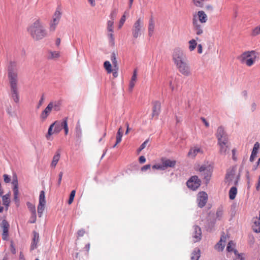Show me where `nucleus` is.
<instances>
[{
  "instance_id": "1",
  "label": "nucleus",
  "mask_w": 260,
  "mask_h": 260,
  "mask_svg": "<svg viewBox=\"0 0 260 260\" xmlns=\"http://www.w3.org/2000/svg\"><path fill=\"white\" fill-rule=\"evenodd\" d=\"M27 30L35 41L42 40L47 35V31L40 19H36L30 23L28 26Z\"/></svg>"
},
{
  "instance_id": "2",
  "label": "nucleus",
  "mask_w": 260,
  "mask_h": 260,
  "mask_svg": "<svg viewBox=\"0 0 260 260\" xmlns=\"http://www.w3.org/2000/svg\"><path fill=\"white\" fill-rule=\"evenodd\" d=\"M62 129H64L65 135H67L69 133L67 118H65L60 121H55L51 124L46 135V139L48 140H50L51 137L53 134H58Z\"/></svg>"
},
{
  "instance_id": "3",
  "label": "nucleus",
  "mask_w": 260,
  "mask_h": 260,
  "mask_svg": "<svg viewBox=\"0 0 260 260\" xmlns=\"http://www.w3.org/2000/svg\"><path fill=\"white\" fill-rule=\"evenodd\" d=\"M207 20V15L203 11H199L193 15V28L197 35H201L203 33V26L201 23H205Z\"/></svg>"
},
{
  "instance_id": "4",
  "label": "nucleus",
  "mask_w": 260,
  "mask_h": 260,
  "mask_svg": "<svg viewBox=\"0 0 260 260\" xmlns=\"http://www.w3.org/2000/svg\"><path fill=\"white\" fill-rule=\"evenodd\" d=\"M256 56V52L252 50L243 52L238 58L242 63H245L248 67H251L255 62Z\"/></svg>"
},
{
  "instance_id": "5",
  "label": "nucleus",
  "mask_w": 260,
  "mask_h": 260,
  "mask_svg": "<svg viewBox=\"0 0 260 260\" xmlns=\"http://www.w3.org/2000/svg\"><path fill=\"white\" fill-rule=\"evenodd\" d=\"M186 59V55L181 48L177 47L174 49L172 52V60L175 65L185 61Z\"/></svg>"
},
{
  "instance_id": "6",
  "label": "nucleus",
  "mask_w": 260,
  "mask_h": 260,
  "mask_svg": "<svg viewBox=\"0 0 260 260\" xmlns=\"http://www.w3.org/2000/svg\"><path fill=\"white\" fill-rule=\"evenodd\" d=\"M236 168L235 167H232L228 170L225 177V180L229 185H237L238 184L239 175L236 174Z\"/></svg>"
},
{
  "instance_id": "7",
  "label": "nucleus",
  "mask_w": 260,
  "mask_h": 260,
  "mask_svg": "<svg viewBox=\"0 0 260 260\" xmlns=\"http://www.w3.org/2000/svg\"><path fill=\"white\" fill-rule=\"evenodd\" d=\"M144 30L143 19L141 17L139 18L133 26L132 35L133 37L136 39L138 38Z\"/></svg>"
},
{
  "instance_id": "8",
  "label": "nucleus",
  "mask_w": 260,
  "mask_h": 260,
  "mask_svg": "<svg viewBox=\"0 0 260 260\" xmlns=\"http://www.w3.org/2000/svg\"><path fill=\"white\" fill-rule=\"evenodd\" d=\"M213 167L209 164H204L199 168H196V170L199 171L202 173V175L204 178L208 182L211 177L212 173Z\"/></svg>"
},
{
  "instance_id": "9",
  "label": "nucleus",
  "mask_w": 260,
  "mask_h": 260,
  "mask_svg": "<svg viewBox=\"0 0 260 260\" xmlns=\"http://www.w3.org/2000/svg\"><path fill=\"white\" fill-rule=\"evenodd\" d=\"M178 71L185 76H189L191 75V70L187 62V59L175 65Z\"/></svg>"
},
{
  "instance_id": "10",
  "label": "nucleus",
  "mask_w": 260,
  "mask_h": 260,
  "mask_svg": "<svg viewBox=\"0 0 260 260\" xmlns=\"http://www.w3.org/2000/svg\"><path fill=\"white\" fill-rule=\"evenodd\" d=\"M16 62L11 61L8 67V78L9 81H18V73Z\"/></svg>"
},
{
  "instance_id": "11",
  "label": "nucleus",
  "mask_w": 260,
  "mask_h": 260,
  "mask_svg": "<svg viewBox=\"0 0 260 260\" xmlns=\"http://www.w3.org/2000/svg\"><path fill=\"white\" fill-rule=\"evenodd\" d=\"M46 201L45 199V193L44 191L42 190L39 195V203L37 208V211L39 217L42 216L43 212L45 208Z\"/></svg>"
},
{
  "instance_id": "12",
  "label": "nucleus",
  "mask_w": 260,
  "mask_h": 260,
  "mask_svg": "<svg viewBox=\"0 0 260 260\" xmlns=\"http://www.w3.org/2000/svg\"><path fill=\"white\" fill-rule=\"evenodd\" d=\"M11 88V93L13 100L16 103L19 102V95L17 88L18 81H9Z\"/></svg>"
},
{
  "instance_id": "13",
  "label": "nucleus",
  "mask_w": 260,
  "mask_h": 260,
  "mask_svg": "<svg viewBox=\"0 0 260 260\" xmlns=\"http://www.w3.org/2000/svg\"><path fill=\"white\" fill-rule=\"evenodd\" d=\"M61 15L60 11L59 9H57L54 14L52 20L50 23V31H53L55 30L56 26L59 22Z\"/></svg>"
},
{
  "instance_id": "14",
  "label": "nucleus",
  "mask_w": 260,
  "mask_h": 260,
  "mask_svg": "<svg viewBox=\"0 0 260 260\" xmlns=\"http://www.w3.org/2000/svg\"><path fill=\"white\" fill-rule=\"evenodd\" d=\"M187 186L192 190L197 189L201 185V180L197 176H192L186 182Z\"/></svg>"
},
{
  "instance_id": "15",
  "label": "nucleus",
  "mask_w": 260,
  "mask_h": 260,
  "mask_svg": "<svg viewBox=\"0 0 260 260\" xmlns=\"http://www.w3.org/2000/svg\"><path fill=\"white\" fill-rule=\"evenodd\" d=\"M219 146V153L221 155H225L229 152V143L228 140L218 142Z\"/></svg>"
},
{
  "instance_id": "16",
  "label": "nucleus",
  "mask_w": 260,
  "mask_h": 260,
  "mask_svg": "<svg viewBox=\"0 0 260 260\" xmlns=\"http://www.w3.org/2000/svg\"><path fill=\"white\" fill-rule=\"evenodd\" d=\"M208 200V195L204 191L200 192L198 195L197 201L198 206L202 208L205 206Z\"/></svg>"
},
{
  "instance_id": "17",
  "label": "nucleus",
  "mask_w": 260,
  "mask_h": 260,
  "mask_svg": "<svg viewBox=\"0 0 260 260\" xmlns=\"http://www.w3.org/2000/svg\"><path fill=\"white\" fill-rule=\"evenodd\" d=\"M160 160L163 170L167 169L168 168H173L176 164L175 160H171L166 157H162Z\"/></svg>"
},
{
  "instance_id": "18",
  "label": "nucleus",
  "mask_w": 260,
  "mask_h": 260,
  "mask_svg": "<svg viewBox=\"0 0 260 260\" xmlns=\"http://www.w3.org/2000/svg\"><path fill=\"white\" fill-rule=\"evenodd\" d=\"M62 101L60 100H52L48 104L52 111L58 112L61 110Z\"/></svg>"
},
{
  "instance_id": "19",
  "label": "nucleus",
  "mask_w": 260,
  "mask_h": 260,
  "mask_svg": "<svg viewBox=\"0 0 260 260\" xmlns=\"http://www.w3.org/2000/svg\"><path fill=\"white\" fill-rule=\"evenodd\" d=\"M9 226H10V225H9V223L6 220L4 219L2 221V222L1 224V227L3 230L2 239L4 240H8V237H9L8 230H9Z\"/></svg>"
},
{
  "instance_id": "20",
  "label": "nucleus",
  "mask_w": 260,
  "mask_h": 260,
  "mask_svg": "<svg viewBox=\"0 0 260 260\" xmlns=\"http://www.w3.org/2000/svg\"><path fill=\"white\" fill-rule=\"evenodd\" d=\"M216 135L218 142L228 140V136L226 134L223 127L222 126H220L217 128Z\"/></svg>"
},
{
  "instance_id": "21",
  "label": "nucleus",
  "mask_w": 260,
  "mask_h": 260,
  "mask_svg": "<svg viewBox=\"0 0 260 260\" xmlns=\"http://www.w3.org/2000/svg\"><path fill=\"white\" fill-rule=\"evenodd\" d=\"M161 105L159 102L155 101L153 103L152 117L158 118L160 111Z\"/></svg>"
},
{
  "instance_id": "22",
  "label": "nucleus",
  "mask_w": 260,
  "mask_h": 260,
  "mask_svg": "<svg viewBox=\"0 0 260 260\" xmlns=\"http://www.w3.org/2000/svg\"><path fill=\"white\" fill-rule=\"evenodd\" d=\"M193 228H194V232L193 233L192 237L193 239L194 242H197L199 241L201 239V237H202L201 229L198 225L194 226Z\"/></svg>"
},
{
  "instance_id": "23",
  "label": "nucleus",
  "mask_w": 260,
  "mask_h": 260,
  "mask_svg": "<svg viewBox=\"0 0 260 260\" xmlns=\"http://www.w3.org/2000/svg\"><path fill=\"white\" fill-rule=\"evenodd\" d=\"M52 110L50 107L47 105V107L42 111L40 114V118L42 121H44L47 119L48 117L50 114Z\"/></svg>"
},
{
  "instance_id": "24",
  "label": "nucleus",
  "mask_w": 260,
  "mask_h": 260,
  "mask_svg": "<svg viewBox=\"0 0 260 260\" xmlns=\"http://www.w3.org/2000/svg\"><path fill=\"white\" fill-rule=\"evenodd\" d=\"M199 153H202L203 150L199 147H194L190 149L188 153V156L193 158Z\"/></svg>"
},
{
  "instance_id": "25",
  "label": "nucleus",
  "mask_w": 260,
  "mask_h": 260,
  "mask_svg": "<svg viewBox=\"0 0 260 260\" xmlns=\"http://www.w3.org/2000/svg\"><path fill=\"white\" fill-rule=\"evenodd\" d=\"M226 239L225 236H222L219 242L215 245V248L218 251H222L225 246Z\"/></svg>"
},
{
  "instance_id": "26",
  "label": "nucleus",
  "mask_w": 260,
  "mask_h": 260,
  "mask_svg": "<svg viewBox=\"0 0 260 260\" xmlns=\"http://www.w3.org/2000/svg\"><path fill=\"white\" fill-rule=\"evenodd\" d=\"M259 148V144L258 142H256L254 145V147L253 148L251 156L250 157V161L252 162L255 159V157H256V155L258 152V150Z\"/></svg>"
},
{
  "instance_id": "27",
  "label": "nucleus",
  "mask_w": 260,
  "mask_h": 260,
  "mask_svg": "<svg viewBox=\"0 0 260 260\" xmlns=\"http://www.w3.org/2000/svg\"><path fill=\"white\" fill-rule=\"evenodd\" d=\"M137 70H135L133 72V75L132 77L131 80L129 82V88L131 91H132L133 88L135 86V83L137 81Z\"/></svg>"
},
{
  "instance_id": "28",
  "label": "nucleus",
  "mask_w": 260,
  "mask_h": 260,
  "mask_svg": "<svg viewBox=\"0 0 260 260\" xmlns=\"http://www.w3.org/2000/svg\"><path fill=\"white\" fill-rule=\"evenodd\" d=\"M148 29V35L149 36L151 37L153 35L154 30V22L152 17H151L149 19Z\"/></svg>"
},
{
  "instance_id": "29",
  "label": "nucleus",
  "mask_w": 260,
  "mask_h": 260,
  "mask_svg": "<svg viewBox=\"0 0 260 260\" xmlns=\"http://www.w3.org/2000/svg\"><path fill=\"white\" fill-rule=\"evenodd\" d=\"M252 229L256 233L260 232V219H258L257 218L254 219Z\"/></svg>"
},
{
  "instance_id": "30",
  "label": "nucleus",
  "mask_w": 260,
  "mask_h": 260,
  "mask_svg": "<svg viewBox=\"0 0 260 260\" xmlns=\"http://www.w3.org/2000/svg\"><path fill=\"white\" fill-rule=\"evenodd\" d=\"M60 158V153L57 152L53 157L52 161L51 164V167L54 168Z\"/></svg>"
},
{
  "instance_id": "31",
  "label": "nucleus",
  "mask_w": 260,
  "mask_h": 260,
  "mask_svg": "<svg viewBox=\"0 0 260 260\" xmlns=\"http://www.w3.org/2000/svg\"><path fill=\"white\" fill-rule=\"evenodd\" d=\"M237 194V187L235 186L232 187L229 191L230 199L232 200L235 199Z\"/></svg>"
},
{
  "instance_id": "32",
  "label": "nucleus",
  "mask_w": 260,
  "mask_h": 260,
  "mask_svg": "<svg viewBox=\"0 0 260 260\" xmlns=\"http://www.w3.org/2000/svg\"><path fill=\"white\" fill-rule=\"evenodd\" d=\"M60 57V53L58 51H50L48 53V57L50 59H55Z\"/></svg>"
},
{
  "instance_id": "33",
  "label": "nucleus",
  "mask_w": 260,
  "mask_h": 260,
  "mask_svg": "<svg viewBox=\"0 0 260 260\" xmlns=\"http://www.w3.org/2000/svg\"><path fill=\"white\" fill-rule=\"evenodd\" d=\"M122 137V131L121 127H120L118 131L117 136H116V142L115 145L113 146V147H115L116 145L119 144L121 141V139Z\"/></svg>"
},
{
  "instance_id": "34",
  "label": "nucleus",
  "mask_w": 260,
  "mask_h": 260,
  "mask_svg": "<svg viewBox=\"0 0 260 260\" xmlns=\"http://www.w3.org/2000/svg\"><path fill=\"white\" fill-rule=\"evenodd\" d=\"M193 5L197 7L203 8L205 0H191Z\"/></svg>"
},
{
  "instance_id": "35",
  "label": "nucleus",
  "mask_w": 260,
  "mask_h": 260,
  "mask_svg": "<svg viewBox=\"0 0 260 260\" xmlns=\"http://www.w3.org/2000/svg\"><path fill=\"white\" fill-rule=\"evenodd\" d=\"M111 60L113 64L114 68H117L118 67V63L116 59V53L113 52L111 55Z\"/></svg>"
},
{
  "instance_id": "36",
  "label": "nucleus",
  "mask_w": 260,
  "mask_h": 260,
  "mask_svg": "<svg viewBox=\"0 0 260 260\" xmlns=\"http://www.w3.org/2000/svg\"><path fill=\"white\" fill-rule=\"evenodd\" d=\"M10 194L8 193L4 196L2 198L3 204L7 207L9 206L10 202Z\"/></svg>"
},
{
  "instance_id": "37",
  "label": "nucleus",
  "mask_w": 260,
  "mask_h": 260,
  "mask_svg": "<svg viewBox=\"0 0 260 260\" xmlns=\"http://www.w3.org/2000/svg\"><path fill=\"white\" fill-rule=\"evenodd\" d=\"M200 257V250L198 249L197 250H194L191 255V260H198L199 257Z\"/></svg>"
},
{
  "instance_id": "38",
  "label": "nucleus",
  "mask_w": 260,
  "mask_h": 260,
  "mask_svg": "<svg viewBox=\"0 0 260 260\" xmlns=\"http://www.w3.org/2000/svg\"><path fill=\"white\" fill-rule=\"evenodd\" d=\"M188 43H189V50L190 51L194 50L197 45L196 40L194 39H192L189 41Z\"/></svg>"
},
{
  "instance_id": "39",
  "label": "nucleus",
  "mask_w": 260,
  "mask_h": 260,
  "mask_svg": "<svg viewBox=\"0 0 260 260\" xmlns=\"http://www.w3.org/2000/svg\"><path fill=\"white\" fill-rule=\"evenodd\" d=\"M104 66L108 73L109 74L112 72V66L109 61H106L104 63Z\"/></svg>"
},
{
  "instance_id": "40",
  "label": "nucleus",
  "mask_w": 260,
  "mask_h": 260,
  "mask_svg": "<svg viewBox=\"0 0 260 260\" xmlns=\"http://www.w3.org/2000/svg\"><path fill=\"white\" fill-rule=\"evenodd\" d=\"M12 184L13 185V189H18V179L16 174H13Z\"/></svg>"
},
{
  "instance_id": "41",
  "label": "nucleus",
  "mask_w": 260,
  "mask_h": 260,
  "mask_svg": "<svg viewBox=\"0 0 260 260\" xmlns=\"http://www.w3.org/2000/svg\"><path fill=\"white\" fill-rule=\"evenodd\" d=\"M27 206L32 214H36V207L34 205L29 202H28L27 203Z\"/></svg>"
},
{
  "instance_id": "42",
  "label": "nucleus",
  "mask_w": 260,
  "mask_h": 260,
  "mask_svg": "<svg viewBox=\"0 0 260 260\" xmlns=\"http://www.w3.org/2000/svg\"><path fill=\"white\" fill-rule=\"evenodd\" d=\"M113 24L114 21L113 20H109L107 22V30L108 32H113Z\"/></svg>"
},
{
  "instance_id": "43",
  "label": "nucleus",
  "mask_w": 260,
  "mask_h": 260,
  "mask_svg": "<svg viewBox=\"0 0 260 260\" xmlns=\"http://www.w3.org/2000/svg\"><path fill=\"white\" fill-rule=\"evenodd\" d=\"M108 37L109 40V43L112 46H114L115 44V38L113 32H109Z\"/></svg>"
},
{
  "instance_id": "44",
  "label": "nucleus",
  "mask_w": 260,
  "mask_h": 260,
  "mask_svg": "<svg viewBox=\"0 0 260 260\" xmlns=\"http://www.w3.org/2000/svg\"><path fill=\"white\" fill-rule=\"evenodd\" d=\"M75 194H76L75 190H73L70 193L69 199L68 201V203L69 205H71L73 203L74 198H75Z\"/></svg>"
},
{
  "instance_id": "45",
  "label": "nucleus",
  "mask_w": 260,
  "mask_h": 260,
  "mask_svg": "<svg viewBox=\"0 0 260 260\" xmlns=\"http://www.w3.org/2000/svg\"><path fill=\"white\" fill-rule=\"evenodd\" d=\"M260 34V25L254 28L251 32V35L256 36Z\"/></svg>"
},
{
  "instance_id": "46",
  "label": "nucleus",
  "mask_w": 260,
  "mask_h": 260,
  "mask_svg": "<svg viewBox=\"0 0 260 260\" xmlns=\"http://www.w3.org/2000/svg\"><path fill=\"white\" fill-rule=\"evenodd\" d=\"M118 13V10L117 9H113L110 15V17L112 19L111 20L114 21V19L116 18L117 14Z\"/></svg>"
},
{
  "instance_id": "47",
  "label": "nucleus",
  "mask_w": 260,
  "mask_h": 260,
  "mask_svg": "<svg viewBox=\"0 0 260 260\" xmlns=\"http://www.w3.org/2000/svg\"><path fill=\"white\" fill-rule=\"evenodd\" d=\"M14 200L17 203L19 202V190L18 189H13Z\"/></svg>"
},
{
  "instance_id": "48",
  "label": "nucleus",
  "mask_w": 260,
  "mask_h": 260,
  "mask_svg": "<svg viewBox=\"0 0 260 260\" xmlns=\"http://www.w3.org/2000/svg\"><path fill=\"white\" fill-rule=\"evenodd\" d=\"M235 246V244L233 241H230L229 242L228 246L226 247V250L229 252H231L234 250V247Z\"/></svg>"
},
{
  "instance_id": "49",
  "label": "nucleus",
  "mask_w": 260,
  "mask_h": 260,
  "mask_svg": "<svg viewBox=\"0 0 260 260\" xmlns=\"http://www.w3.org/2000/svg\"><path fill=\"white\" fill-rule=\"evenodd\" d=\"M223 215V210L221 208L217 209L216 213V218L220 219Z\"/></svg>"
},
{
  "instance_id": "50",
  "label": "nucleus",
  "mask_w": 260,
  "mask_h": 260,
  "mask_svg": "<svg viewBox=\"0 0 260 260\" xmlns=\"http://www.w3.org/2000/svg\"><path fill=\"white\" fill-rule=\"evenodd\" d=\"M125 19H126V16L124 14H123V15L122 16V17L121 18V19L120 20L119 23L118 25L119 29H120L122 27V26H123V25L124 24V23L125 21Z\"/></svg>"
},
{
  "instance_id": "51",
  "label": "nucleus",
  "mask_w": 260,
  "mask_h": 260,
  "mask_svg": "<svg viewBox=\"0 0 260 260\" xmlns=\"http://www.w3.org/2000/svg\"><path fill=\"white\" fill-rule=\"evenodd\" d=\"M33 238H32V241L39 242V234L37 232L34 231L33 232Z\"/></svg>"
},
{
  "instance_id": "52",
  "label": "nucleus",
  "mask_w": 260,
  "mask_h": 260,
  "mask_svg": "<svg viewBox=\"0 0 260 260\" xmlns=\"http://www.w3.org/2000/svg\"><path fill=\"white\" fill-rule=\"evenodd\" d=\"M45 101V95L43 94L40 98V101H39L38 105L37 106V108H39L44 103Z\"/></svg>"
},
{
  "instance_id": "53",
  "label": "nucleus",
  "mask_w": 260,
  "mask_h": 260,
  "mask_svg": "<svg viewBox=\"0 0 260 260\" xmlns=\"http://www.w3.org/2000/svg\"><path fill=\"white\" fill-rule=\"evenodd\" d=\"M148 140H146L145 142H144L141 144V145L140 146V148H139L138 151L140 152V151H142L143 149H144L146 147V145L148 143Z\"/></svg>"
},
{
  "instance_id": "54",
  "label": "nucleus",
  "mask_w": 260,
  "mask_h": 260,
  "mask_svg": "<svg viewBox=\"0 0 260 260\" xmlns=\"http://www.w3.org/2000/svg\"><path fill=\"white\" fill-rule=\"evenodd\" d=\"M3 177H4V181L5 183H8L10 182L11 178H10V177L8 175L4 174L3 175Z\"/></svg>"
},
{
  "instance_id": "55",
  "label": "nucleus",
  "mask_w": 260,
  "mask_h": 260,
  "mask_svg": "<svg viewBox=\"0 0 260 260\" xmlns=\"http://www.w3.org/2000/svg\"><path fill=\"white\" fill-rule=\"evenodd\" d=\"M7 113L11 116H13L15 115V112L13 110L12 107L10 106L7 110Z\"/></svg>"
},
{
  "instance_id": "56",
  "label": "nucleus",
  "mask_w": 260,
  "mask_h": 260,
  "mask_svg": "<svg viewBox=\"0 0 260 260\" xmlns=\"http://www.w3.org/2000/svg\"><path fill=\"white\" fill-rule=\"evenodd\" d=\"M153 169L156 170H163V168L162 167L161 164H155L152 166Z\"/></svg>"
},
{
  "instance_id": "57",
  "label": "nucleus",
  "mask_w": 260,
  "mask_h": 260,
  "mask_svg": "<svg viewBox=\"0 0 260 260\" xmlns=\"http://www.w3.org/2000/svg\"><path fill=\"white\" fill-rule=\"evenodd\" d=\"M10 250L13 253L15 254L16 252V248L14 245V243L12 241L11 242V245H10Z\"/></svg>"
},
{
  "instance_id": "58",
  "label": "nucleus",
  "mask_w": 260,
  "mask_h": 260,
  "mask_svg": "<svg viewBox=\"0 0 260 260\" xmlns=\"http://www.w3.org/2000/svg\"><path fill=\"white\" fill-rule=\"evenodd\" d=\"M62 176H63V172H60L58 175V186H59L61 183Z\"/></svg>"
},
{
  "instance_id": "59",
  "label": "nucleus",
  "mask_w": 260,
  "mask_h": 260,
  "mask_svg": "<svg viewBox=\"0 0 260 260\" xmlns=\"http://www.w3.org/2000/svg\"><path fill=\"white\" fill-rule=\"evenodd\" d=\"M77 132H76V139L77 141H78L79 139L80 135V132L79 129V125H78L77 128Z\"/></svg>"
},
{
  "instance_id": "60",
  "label": "nucleus",
  "mask_w": 260,
  "mask_h": 260,
  "mask_svg": "<svg viewBox=\"0 0 260 260\" xmlns=\"http://www.w3.org/2000/svg\"><path fill=\"white\" fill-rule=\"evenodd\" d=\"M37 244H38V242H34V241H32V243H31V246H30V249L31 250L36 249L37 247Z\"/></svg>"
},
{
  "instance_id": "61",
  "label": "nucleus",
  "mask_w": 260,
  "mask_h": 260,
  "mask_svg": "<svg viewBox=\"0 0 260 260\" xmlns=\"http://www.w3.org/2000/svg\"><path fill=\"white\" fill-rule=\"evenodd\" d=\"M150 168H151V165H145V166H144L143 167H142L141 168V171H146L148 169H150Z\"/></svg>"
},
{
  "instance_id": "62",
  "label": "nucleus",
  "mask_w": 260,
  "mask_h": 260,
  "mask_svg": "<svg viewBox=\"0 0 260 260\" xmlns=\"http://www.w3.org/2000/svg\"><path fill=\"white\" fill-rule=\"evenodd\" d=\"M36 220H37L36 214H32L30 222L31 223H35L36 221Z\"/></svg>"
},
{
  "instance_id": "63",
  "label": "nucleus",
  "mask_w": 260,
  "mask_h": 260,
  "mask_svg": "<svg viewBox=\"0 0 260 260\" xmlns=\"http://www.w3.org/2000/svg\"><path fill=\"white\" fill-rule=\"evenodd\" d=\"M235 254L237 255V258L239 259V260H244V258L242 256V254H237V251L236 250H234Z\"/></svg>"
},
{
  "instance_id": "64",
  "label": "nucleus",
  "mask_w": 260,
  "mask_h": 260,
  "mask_svg": "<svg viewBox=\"0 0 260 260\" xmlns=\"http://www.w3.org/2000/svg\"><path fill=\"white\" fill-rule=\"evenodd\" d=\"M117 71H118V69H117V68H114L113 71H112V74H113V76L114 78H116L118 76V72H117Z\"/></svg>"
}]
</instances>
